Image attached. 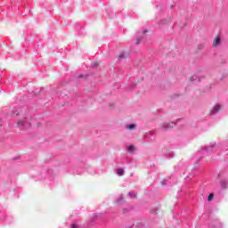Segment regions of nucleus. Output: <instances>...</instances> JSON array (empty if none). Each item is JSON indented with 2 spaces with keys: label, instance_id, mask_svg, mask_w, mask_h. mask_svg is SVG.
I'll use <instances>...</instances> for the list:
<instances>
[{
  "label": "nucleus",
  "instance_id": "obj_1",
  "mask_svg": "<svg viewBox=\"0 0 228 228\" xmlns=\"http://www.w3.org/2000/svg\"><path fill=\"white\" fill-rule=\"evenodd\" d=\"M221 39L218 37L214 38V42L212 44L213 47H218L220 45Z\"/></svg>",
  "mask_w": 228,
  "mask_h": 228
},
{
  "label": "nucleus",
  "instance_id": "obj_2",
  "mask_svg": "<svg viewBox=\"0 0 228 228\" xmlns=\"http://www.w3.org/2000/svg\"><path fill=\"white\" fill-rule=\"evenodd\" d=\"M175 125V123L172 122V123H165L163 125V127H165V129H172V127H174V126Z\"/></svg>",
  "mask_w": 228,
  "mask_h": 228
},
{
  "label": "nucleus",
  "instance_id": "obj_3",
  "mask_svg": "<svg viewBox=\"0 0 228 228\" xmlns=\"http://www.w3.org/2000/svg\"><path fill=\"white\" fill-rule=\"evenodd\" d=\"M220 111V105H216L212 110V114L215 115V113H218Z\"/></svg>",
  "mask_w": 228,
  "mask_h": 228
},
{
  "label": "nucleus",
  "instance_id": "obj_4",
  "mask_svg": "<svg viewBox=\"0 0 228 228\" xmlns=\"http://www.w3.org/2000/svg\"><path fill=\"white\" fill-rule=\"evenodd\" d=\"M117 174L118 175H124V169L122 168L118 169Z\"/></svg>",
  "mask_w": 228,
  "mask_h": 228
},
{
  "label": "nucleus",
  "instance_id": "obj_5",
  "mask_svg": "<svg viewBox=\"0 0 228 228\" xmlns=\"http://www.w3.org/2000/svg\"><path fill=\"white\" fill-rule=\"evenodd\" d=\"M127 149H128L129 152H134V146L130 145L127 147Z\"/></svg>",
  "mask_w": 228,
  "mask_h": 228
},
{
  "label": "nucleus",
  "instance_id": "obj_6",
  "mask_svg": "<svg viewBox=\"0 0 228 228\" xmlns=\"http://www.w3.org/2000/svg\"><path fill=\"white\" fill-rule=\"evenodd\" d=\"M126 127H127L129 130H132V129H134L135 126H134V124H131V125L126 126Z\"/></svg>",
  "mask_w": 228,
  "mask_h": 228
},
{
  "label": "nucleus",
  "instance_id": "obj_7",
  "mask_svg": "<svg viewBox=\"0 0 228 228\" xmlns=\"http://www.w3.org/2000/svg\"><path fill=\"white\" fill-rule=\"evenodd\" d=\"M214 197H215V195L209 194V195H208V200H209V201L213 200V198H214Z\"/></svg>",
  "mask_w": 228,
  "mask_h": 228
},
{
  "label": "nucleus",
  "instance_id": "obj_8",
  "mask_svg": "<svg viewBox=\"0 0 228 228\" xmlns=\"http://www.w3.org/2000/svg\"><path fill=\"white\" fill-rule=\"evenodd\" d=\"M18 126H24V121H23V120L19 121V122H18Z\"/></svg>",
  "mask_w": 228,
  "mask_h": 228
},
{
  "label": "nucleus",
  "instance_id": "obj_9",
  "mask_svg": "<svg viewBox=\"0 0 228 228\" xmlns=\"http://www.w3.org/2000/svg\"><path fill=\"white\" fill-rule=\"evenodd\" d=\"M128 195H129L130 197H134V198L136 197V194H133V193H131V192H129Z\"/></svg>",
  "mask_w": 228,
  "mask_h": 228
},
{
  "label": "nucleus",
  "instance_id": "obj_10",
  "mask_svg": "<svg viewBox=\"0 0 228 228\" xmlns=\"http://www.w3.org/2000/svg\"><path fill=\"white\" fill-rule=\"evenodd\" d=\"M71 228H77V225L72 224V225H71Z\"/></svg>",
  "mask_w": 228,
  "mask_h": 228
},
{
  "label": "nucleus",
  "instance_id": "obj_11",
  "mask_svg": "<svg viewBox=\"0 0 228 228\" xmlns=\"http://www.w3.org/2000/svg\"><path fill=\"white\" fill-rule=\"evenodd\" d=\"M118 57L119 58H126V56H124V54H120Z\"/></svg>",
  "mask_w": 228,
  "mask_h": 228
},
{
  "label": "nucleus",
  "instance_id": "obj_12",
  "mask_svg": "<svg viewBox=\"0 0 228 228\" xmlns=\"http://www.w3.org/2000/svg\"><path fill=\"white\" fill-rule=\"evenodd\" d=\"M138 44H140V40H137V41L135 42V45H138Z\"/></svg>",
  "mask_w": 228,
  "mask_h": 228
},
{
  "label": "nucleus",
  "instance_id": "obj_13",
  "mask_svg": "<svg viewBox=\"0 0 228 228\" xmlns=\"http://www.w3.org/2000/svg\"><path fill=\"white\" fill-rule=\"evenodd\" d=\"M143 33H147V31H143Z\"/></svg>",
  "mask_w": 228,
  "mask_h": 228
}]
</instances>
